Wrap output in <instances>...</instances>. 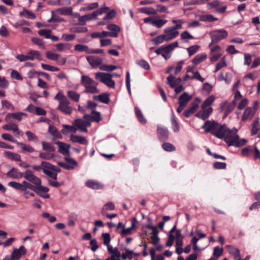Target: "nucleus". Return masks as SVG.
I'll return each instance as SVG.
<instances>
[{
  "mask_svg": "<svg viewBox=\"0 0 260 260\" xmlns=\"http://www.w3.org/2000/svg\"><path fill=\"white\" fill-rule=\"evenodd\" d=\"M238 130L236 128L230 129L228 128L225 137L224 141L229 146H235L236 147H241L244 145L247 141L245 139H240L237 134Z\"/></svg>",
  "mask_w": 260,
  "mask_h": 260,
  "instance_id": "1",
  "label": "nucleus"
},
{
  "mask_svg": "<svg viewBox=\"0 0 260 260\" xmlns=\"http://www.w3.org/2000/svg\"><path fill=\"white\" fill-rule=\"evenodd\" d=\"M215 98L213 95L208 98L203 103L201 106V110L196 115V116L203 120L206 119L212 112V108L209 106L214 102Z\"/></svg>",
  "mask_w": 260,
  "mask_h": 260,
  "instance_id": "2",
  "label": "nucleus"
},
{
  "mask_svg": "<svg viewBox=\"0 0 260 260\" xmlns=\"http://www.w3.org/2000/svg\"><path fill=\"white\" fill-rule=\"evenodd\" d=\"M81 83L84 87V91L89 93H98L100 92L97 88L98 83L87 75H82Z\"/></svg>",
  "mask_w": 260,
  "mask_h": 260,
  "instance_id": "3",
  "label": "nucleus"
},
{
  "mask_svg": "<svg viewBox=\"0 0 260 260\" xmlns=\"http://www.w3.org/2000/svg\"><path fill=\"white\" fill-rule=\"evenodd\" d=\"M114 75L104 72H96L95 74V78L109 87L114 88L115 87V82L112 78Z\"/></svg>",
  "mask_w": 260,
  "mask_h": 260,
  "instance_id": "4",
  "label": "nucleus"
},
{
  "mask_svg": "<svg viewBox=\"0 0 260 260\" xmlns=\"http://www.w3.org/2000/svg\"><path fill=\"white\" fill-rule=\"evenodd\" d=\"M16 58L20 61H24L26 60H33L35 58L39 60L42 59V57L39 51L36 50H30L26 55L18 54L17 55Z\"/></svg>",
  "mask_w": 260,
  "mask_h": 260,
  "instance_id": "5",
  "label": "nucleus"
},
{
  "mask_svg": "<svg viewBox=\"0 0 260 260\" xmlns=\"http://www.w3.org/2000/svg\"><path fill=\"white\" fill-rule=\"evenodd\" d=\"M191 98L192 96L188 94L187 92H184L179 97V106L177 108V111L178 113H181L182 111Z\"/></svg>",
  "mask_w": 260,
  "mask_h": 260,
  "instance_id": "6",
  "label": "nucleus"
},
{
  "mask_svg": "<svg viewBox=\"0 0 260 260\" xmlns=\"http://www.w3.org/2000/svg\"><path fill=\"white\" fill-rule=\"evenodd\" d=\"M210 35L212 39V43L217 42L226 38L228 36V32L224 29L215 30L211 31Z\"/></svg>",
  "mask_w": 260,
  "mask_h": 260,
  "instance_id": "7",
  "label": "nucleus"
},
{
  "mask_svg": "<svg viewBox=\"0 0 260 260\" xmlns=\"http://www.w3.org/2000/svg\"><path fill=\"white\" fill-rule=\"evenodd\" d=\"M8 185L16 189L20 190L24 192V193H28L27 189L30 187V183L23 181L22 183L15 181H11L8 183Z\"/></svg>",
  "mask_w": 260,
  "mask_h": 260,
  "instance_id": "8",
  "label": "nucleus"
},
{
  "mask_svg": "<svg viewBox=\"0 0 260 260\" xmlns=\"http://www.w3.org/2000/svg\"><path fill=\"white\" fill-rule=\"evenodd\" d=\"M27 181L33 184V185H36L37 184H39L41 179L35 176L32 172L29 170L25 171L23 173V176Z\"/></svg>",
  "mask_w": 260,
  "mask_h": 260,
  "instance_id": "9",
  "label": "nucleus"
},
{
  "mask_svg": "<svg viewBox=\"0 0 260 260\" xmlns=\"http://www.w3.org/2000/svg\"><path fill=\"white\" fill-rule=\"evenodd\" d=\"M200 102L201 100L199 98H196L188 109L184 112L183 114L186 117H189L191 115L193 114L198 109Z\"/></svg>",
  "mask_w": 260,
  "mask_h": 260,
  "instance_id": "10",
  "label": "nucleus"
},
{
  "mask_svg": "<svg viewBox=\"0 0 260 260\" xmlns=\"http://www.w3.org/2000/svg\"><path fill=\"white\" fill-rule=\"evenodd\" d=\"M70 104L67 99L61 101L59 103L57 109L66 114L70 115L72 112V108L70 106Z\"/></svg>",
  "mask_w": 260,
  "mask_h": 260,
  "instance_id": "11",
  "label": "nucleus"
},
{
  "mask_svg": "<svg viewBox=\"0 0 260 260\" xmlns=\"http://www.w3.org/2000/svg\"><path fill=\"white\" fill-rule=\"evenodd\" d=\"M228 129V128H227L225 125H220L218 124L213 135L218 138L224 139Z\"/></svg>",
  "mask_w": 260,
  "mask_h": 260,
  "instance_id": "12",
  "label": "nucleus"
},
{
  "mask_svg": "<svg viewBox=\"0 0 260 260\" xmlns=\"http://www.w3.org/2000/svg\"><path fill=\"white\" fill-rule=\"evenodd\" d=\"M86 58L89 64L93 68L99 67L103 63V59L98 56H87Z\"/></svg>",
  "mask_w": 260,
  "mask_h": 260,
  "instance_id": "13",
  "label": "nucleus"
},
{
  "mask_svg": "<svg viewBox=\"0 0 260 260\" xmlns=\"http://www.w3.org/2000/svg\"><path fill=\"white\" fill-rule=\"evenodd\" d=\"M22 116H27V114L23 112H16L8 113L5 117V120L10 122L11 121V118H13L18 121H20L22 120Z\"/></svg>",
  "mask_w": 260,
  "mask_h": 260,
  "instance_id": "14",
  "label": "nucleus"
},
{
  "mask_svg": "<svg viewBox=\"0 0 260 260\" xmlns=\"http://www.w3.org/2000/svg\"><path fill=\"white\" fill-rule=\"evenodd\" d=\"M56 145L58 147V151L64 155H69L70 145L61 142H57Z\"/></svg>",
  "mask_w": 260,
  "mask_h": 260,
  "instance_id": "15",
  "label": "nucleus"
},
{
  "mask_svg": "<svg viewBox=\"0 0 260 260\" xmlns=\"http://www.w3.org/2000/svg\"><path fill=\"white\" fill-rule=\"evenodd\" d=\"M166 41H169L177 37L179 35L177 31L173 30L170 27H167L164 30Z\"/></svg>",
  "mask_w": 260,
  "mask_h": 260,
  "instance_id": "16",
  "label": "nucleus"
},
{
  "mask_svg": "<svg viewBox=\"0 0 260 260\" xmlns=\"http://www.w3.org/2000/svg\"><path fill=\"white\" fill-rule=\"evenodd\" d=\"M26 253V249L24 246H21L18 249H14L12 253V256L14 260L20 258Z\"/></svg>",
  "mask_w": 260,
  "mask_h": 260,
  "instance_id": "17",
  "label": "nucleus"
},
{
  "mask_svg": "<svg viewBox=\"0 0 260 260\" xmlns=\"http://www.w3.org/2000/svg\"><path fill=\"white\" fill-rule=\"evenodd\" d=\"M30 187H29V189L35 191L38 194L42 193H47L49 191L48 188L41 185V181L40 182L39 184H37L36 185H33L30 183Z\"/></svg>",
  "mask_w": 260,
  "mask_h": 260,
  "instance_id": "18",
  "label": "nucleus"
},
{
  "mask_svg": "<svg viewBox=\"0 0 260 260\" xmlns=\"http://www.w3.org/2000/svg\"><path fill=\"white\" fill-rule=\"evenodd\" d=\"M218 124L215 121H207L202 127L206 132H211L213 134Z\"/></svg>",
  "mask_w": 260,
  "mask_h": 260,
  "instance_id": "19",
  "label": "nucleus"
},
{
  "mask_svg": "<svg viewBox=\"0 0 260 260\" xmlns=\"http://www.w3.org/2000/svg\"><path fill=\"white\" fill-rule=\"evenodd\" d=\"M254 110L250 107L246 108L243 113L242 120L245 121L247 120H251L254 116Z\"/></svg>",
  "mask_w": 260,
  "mask_h": 260,
  "instance_id": "20",
  "label": "nucleus"
},
{
  "mask_svg": "<svg viewBox=\"0 0 260 260\" xmlns=\"http://www.w3.org/2000/svg\"><path fill=\"white\" fill-rule=\"evenodd\" d=\"M226 247L228 249L229 253L234 258V260H242L240 255L239 249L231 245H226Z\"/></svg>",
  "mask_w": 260,
  "mask_h": 260,
  "instance_id": "21",
  "label": "nucleus"
},
{
  "mask_svg": "<svg viewBox=\"0 0 260 260\" xmlns=\"http://www.w3.org/2000/svg\"><path fill=\"white\" fill-rule=\"evenodd\" d=\"M73 123L76 126L77 131L79 130L81 132L85 133L87 132V128L85 127L84 120L83 119L80 118L76 119L74 121Z\"/></svg>",
  "mask_w": 260,
  "mask_h": 260,
  "instance_id": "22",
  "label": "nucleus"
},
{
  "mask_svg": "<svg viewBox=\"0 0 260 260\" xmlns=\"http://www.w3.org/2000/svg\"><path fill=\"white\" fill-rule=\"evenodd\" d=\"M221 110L224 112V117L231 113L234 109V105L230 104L227 102H224L221 106Z\"/></svg>",
  "mask_w": 260,
  "mask_h": 260,
  "instance_id": "23",
  "label": "nucleus"
},
{
  "mask_svg": "<svg viewBox=\"0 0 260 260\" xmlns=\"http://www.w3.org/2000/svg\"><path fill=\"white\" fill-rule=\"evenodd\" d=\"M167 83L172 87L174 88L175 87L180 85L181 82V79L180 78H178L176 79H175L174 76H173L172 75H169L167 78Z\"/></svg>",
  "mask_w": 260,
  "mask_h": 260,
  "instance_id": "24",
  "label": "nucleus"
},
{
  "mask_svg": "<svg viewBox=\"0 0 260 260\" xmlns=\"http://www.w3.org/2000/svg\"><path fill=\"white\" fill-rule=\"evenodd\" d=\"M7 176L14 179L21 178L23 176V173H21L18 169L13 168L7 173Z\"/></svg>",
  "mask_w": 260,
  "mask_h": 260,
  "instance_id": "25",
  "label": "nucleus"
},
{
  "mask_svg": "<svg viewBox=\"0 0 260 260\" xmlns=\"http://www.w3.org/2000/svg\"><path fill=\"white\" fill-rule=\"evenodd\" d=\"M17 144L21 148V151L22 153H32L35 151V149L31 146L25 144L21 142H17Z\"/></svg>",
  "mask_w": 260,
  "mask_h": 260,
  "instance_id": "26",
  "label": "nucleus"
},
{
  "mask_svg": "<svg viewBox=\"0 0 260 260\" xmlns=\"http://www.w3.org/2000/svg\"><path fill=\"white\" fill-rule=\"evenodd\" d=\"M157 135L160 140L162 141H165L168 138L169 132L167 128L158 127Z\"/></svg>",
  "mask_w": 260,
  "mask_h": 260,
  "instance_id": "27",
  "label": "nucleus"
},
{
  "mask_svg": "<svg viewBox=\"0 0 260 260\" xmlns=\"http://www.w3.org/2000/svg\"><path fill=\"white\" fill-rule=\"evenodd\" d=\"M70 140L73 143H77L80 144H87V140L83 136L72 135L70 137Z\"/></svg>",
  "mask_w": 260,
  "mask_h": 260,
  "instance_id": "28",
  "label": "nucleus"
},
{
  "mask_svg": "<svg viewBox=\"0 0 260 260\" xmlns=\"http://www.w3.org/2000/svg\"><path fill=\"white\" fill-rule=\"evenodd\" d=\"M108 250L111 254V256L109 257L111 260H115V258H119L121 256L120 252L116 247L113 248L111 246H109L108 247Z\"/></svg>",
  "mask_w": 260,
  "mask_h": 260,
  "instance_id": "29",
  "label": "nucleus"
},
{
  "mask_svg": "<svg viewBox=\"0 0 260 260\" xmlns=\"http://www.w3.org/2000/svg\"><path fill=\"white\" fill-rule=\"evenodd\" d=\"M86 185L93 189H99L103 188V186L100 183L93 181V180H87L86 182Z\"/></svg>",
  "mask_w": 260,
  "mask_h": 260,
  "instance_id": "30",
  "label": "nucleus"
},
{
  "mask_svg": "<svg viewBox=\"0 0 260 260\" xmlns=\"http://www.w3.org/2000/svg\"><path fill=\"white\" fill-rule=\"evenodd\" d=\"M3 128L6 131H12L14 133H16L17 135L20 134L18 125L15 123L7 124L3 126Z\"/></svg>",
  "mask_w": 260,
  "mask_h": 260,
  "instance_id": "31",
  "label": "nucleus"
},
{
  "mask_svg": "<svg viewBox=\"0 0 260 260\" xmlns=\"http://www.w3.org/2000/svg\"><path fill=\"white\" fill-rule=\"evenodd\" d=\"M137 223V219L135 218L133 219L132 222V225L130 228L125 229L124 228L121 232V235L122 236H125L126 235L130 234L132 233V231L136 228V224Z\"/></svg>",
  "mask_w": 260,
  "mask_h": 260,
  "instance_id": "32",
  "label": "nucleus"
},
{
  "mask_svg": "<svg viewBox=\"0 0 260 260\" xmlns=\"http://www.w3.org/2000/svg\"><path fill=\"white\" fill-rule=\"evenodd\" d=\"M94 99L99 100L104 104H108L110 101L109 94L107 93H104L97 96H94Z\"/></svg>",
  "mask_w": 260,
  "mask_h": 260,
  "instance_id": "33",
  "label": "nucleus"
},
{
  "mask_svg": "<svg viewBox=\"0 0 260 260\" xmlns=\"http://www.w3.org/2000/svg\"><path fill=\"white\" fill-rule=\"evenodd\" d=\"M74 49L78 52H85L87 54H90L91 49L87 45L77 44L74 46Z\"/></svg>",
  "mask_w": 260,
  "mask_h": 260,
  "instance_id": "34",
  "label": "nucleus"
},
{
  "mask_svg": "<svg viewBox=\"0 0 260 260\" xmlns=\"http://www.w3.org/2000/svg\"><path fill=\"white\" fill-rule=\"evenodd\" d=\"M48 132L53 136L56 138L61 139L62 135L58 129L52 125L49 126Z\"/></svg>",
  "mask_w": 260,
  "mask_h": 260,
  "instance_id": "35",
  "label": "nucleus"
},
{
  "mask_svg": "<svg viewBox=\"0 0 260 260\" xmlns=\"http://www.w3.org/2000/svg\"><path fill=\"white\" fill-rule=\"evenodd\" d=\"M4 154L6 156L11 159L16 161H21V156L19 154L6 151L4 152Z\"/></svg>",
  "mask_w": 260,
  "mask_h": 260,
  "instance_id": "36",
  "label": "nucleus"
},
{
  "mask_svg": "<svg viewBox=\"0 0 260 260\" xmlns=\"http://www.w3.org/2000/svg\"><path fill=\"white\" fill-rule=\"evenodd\" d=\"M62 126L63 129L61 130V132L65 135H67L68 132L75 133L77 131V128L73 123L72 125L64 124Z\"/></svg>",
  "mask_w": 260,
  "mask_h": 260,
  "instance_id": "37",
  "label": "nucleus"
},
{
  "mask_svg": "<svg viewBox=\"0 0 260 260\" xmlns=\"http://www.w3.org/2000/svg\"><path fill=\"white\" fill-rule=\"evenodd\" d=\"M115 209V206L111 202L107 203L102 208L101 213L102 215H105L107 211H112Z\"/></svg>",
  "mask_w": 260,
  "mask_h": 260,
  "instance_id": "38",
  "label": "nucleus"
},
{
  "mask_svg": "<svg viewBox=\"0 0 260 260\" xmlns=\"http://www.w3.org/2000/svg\"><path fill=\"white\" fill-rule=\"evenodd\" d=\"M55 155L52 152H40L39 153V157L42 159L46 160H50L54 157Z\"/></svg>",
  "mask_w": 260,
  "mask_h": 260,
  "instance_id": "39",
  "label": "nucleus"
},
{
  "mask_svg": "<svg viewBox=\"0 0 260 260\" xmlns=\"http://www.w3.org/2000/svg\"><path fill=\"white\" fill-rule=\"evenodd\" d=\"M176 228V225H174L173 228L170 230L169 232V235L168 237V240L167 242L166 243V246H171L174 242V232H175Z\"/></svg>",
  "mask_w": 260,
  "mask_h": 260,
  "instance_id": "40",
  "label": "nucleus"
},
{
  "mask_svg": "<svg viewBox=\"0 0 260 260\" xmlns=\"http://www.w3.org/2000/svg\"><path fill=\"white\" fill-rule=\"evenodd\" d=\"M68 96L73 101L78 102L79 101L80 95L77 92L69 90L67 92Z\"/></svg>",
  "mask_w": 260,
  "mask_h": 260,
  "instance_id": "41",
  "label": "nucleus"
},
{
  "mask_svg": "<svg viewBox=\"0 0 260 260\" xmlns=\"http://www.w3.org/2000/svg\"><path fill=\"white\" fill-rule=\"evenodd\" d=\"M42 144L43 150L45 151L53 152L55 150V147L50 143L45 141H43L42 142Z\"/></svg>",
  "mask_w": 260,
  "mask_h": 260,
  "instance_id": "42",
  "label": "nucleus"
},
{
  "mask_svg": "<svg viewBox=\"0 0 260 260\" xmlns=\"http://www.w3.org/2000/svg\"><path fill=\"white\" fill-rule=\"evenodd\" d=\"M207 58V55L205 53L198 54L196 55L192 60V62L194 64H198Z\"/></svg>",
  "mask_w": 260,
  "mask_h": 260,
  "instance_id": "43",
  "label": "nucleus"
},
{
  "mask_svg": "<svg viewBox=\"0 0 260 260\" xmlns=\"http://www.w3.org/2000/svg\"><path fill=\"white\" fill-rule=\"evenodd\" d=\"M19 15L20 16H23L26 18L35 19L36 18V15L34 13L26 9H24L23 11L20 12L19 13Z\"/></svg>",
  "mask_w": 260,
  "mask_h": 260,
  "instance_id": "44",
  "label": "nucleus"
},
{
  "mask_svg": "<svg viewBox=\"0 0 260 260\" xmlns=\"http://www.w3.org/2000/svg\"><path fill=\"white\" fill-rule=\"evenodd\" d=\"M55 47L58 51H62L69 49L71 45L68 43H58L55 44Z\"/></svg>",
  "mask_w": 260,
  "mask_h": 260,
  "instance_id": "45",
  "label": "nucleus"
},
{
  "mask_svg": "<svg viewBox=\"0 0 260 260\" xmlns=\"http://www.w3.org/2000/svg\"><path fill=\"white\" fill-rule=\"evenodd\" d=\"M107 28L111 31L110 33L115 34H116V37L118 36V33L120 31V27L114 24H109L107 26Z\"/></svg>",
  "mask_w": 260,
  "mask_h": 260,
  "instance_id": "46",
  "label": "nucleus"
},
{
  "mask_svg": "<svg viewBox=\"0 0 260 260\" xmlns=\"http://www.w3.org/2000/svg\"><path fill=\"white\" fill-rule=\"evenodd\" d=\"M56 12L61 15H71L73 11L71 8H61L58 9L56 10Z\"/></svg>",
  "mask_w": 260,
  "mask_h": 260,
  "instance_id": "47",
  "label": "nucleus"
},
{
  "mask_svg": "<svg viewBox=\"0 0 260 260\" xmlns=\"http://www.w3.org/2000/svg\"><path fill=\"white\" fill-rule=\"evenodd\" d=\"M227 63L226 62V58L225 56H223L220 61L217 63L215 68V70L214 71V73H216L219 70L226 67Z\"/></svg>",
  "mask_w": 260,
  "mask_h": 260,
  "instance_id": "48",
  "label": "nucleus"
},
{
  "mask_svg": "<svg viewBox=\"0 0 260 260\" xmlns=\"http://www.w3.org/2000/svg\"><path fill=\"white\" fill-rule=\"evenodd\" d=\"M260 129V124L258 119L255 120L252 124L251 128V135H255L257 134L258 130Z\"/></svg>",
  "mask_w": 260,
  "mask_h": 260,
  "instance_id": "49",
  "label": "nucleus"
},
{
  "mask_svg": "<svg viewBox=\"0 0 260 260\" xmlns=\"http://www.w3.org/2000/svg\"><path fill=\"white\" fill-rule=\"evenodd\" d=\"M135 113L139 121L142 123H145L146 122V118L143 116L140 110L138 108H135Z\"/></svg>",
  "mask_w": 260,
  "mask_h": 260,
  "instance_id": "50",
  "label": "nucleus"
},
{
  "mask_svg": "<svg viewBox=\"0 0 260 260\" xmlns=\"http://www.w3.org/2000/svg\"><path fill=\"white\" fill-rule=\"evenodd\" d=\"M91 121L99 122L101 120V117L100 112L92 111H91Z\"/></svg>",
  "mask_w": 260,
  "mask_h": 260,
  "instance_id": "51",
  "label": "nucleus"
},
{
  "mask_svg": "<svg viewBox=\"0 0 260 260\" xmlns=\"http://www.w3.org/2000/svg\"><path fill=\"white\" fill-rule=\"evenodd\" d=\"M41 168L44 173L45 171L52 170L53 165L49 162L45 161H42L41 163Z\"/></svg>",
  "mask_w": 260,
  "mask_h": 260,
  "instance_id": "52",
  "label": "nucleus"
},
{
  "mask_svg": "<svg viewBox=\"0 0 260 260\" xmlns=\"http://www.w3.org/2000/svg\"><path fill=\"white\" fill-rule=\"evenodd\" d=\"M41 67L44 70L51 72H57L59 70L58 68L45 63H41Z\"/></svg>",
  "mask_w": 260,
  "mask_h": 260,
  "instance_id": "53",
  "label": "nucleus"
},
{
  "mask_svg": "<svg viewBox=\"0 0 260 260\" xmlns=\"http://www.w3.org/2000/svg\"><path fill=\"white\" fill-rule=\"evenodd\" d=\"M46 57L52 60L56 61L59 57V54L52 53L51 51H47L46 53Z\"/></svg>",
  "mask_w": 260,
  "mask_h": 260,
  "instance_id": "54",
  "label": "nucleus"
},
{
  "mask_svg": "<svg viewBox=\"0 0 260 260\" xmlns=\"http://www.w3.org/2000/svg\"><path fill=\"white\" fill-rule=\"evenodd\" d=\"M223 253V248L216 246L214 248L213 256L215 258H218Z\"/></svg>",
  "mask_w": 260,
  "mask_h": 260,
  "instance_id": "55",
  "label": "nucleus"
},
{
  "mask_svg": "<svg viewBox=\"0 0 260 260\" xmlns=\"http://www.w3.org/2000/svg\"><path fill=\"white\" fill-rule=\"evenodd\" d=\"M167 22V20L165 19H156L152 22V24L157 28H160Z\"/></svg>",
  "mask_w": 260,
  "mask_h": 260,
  "instance_id": "56",
  "label": "nucleus"
},
{
  "mask_svg": "<svg viewBox=\"0 0 260 260\" xmlns=\"http://www.w3.org/2000/svg\"><path fill=\"white\" fill-rule=\"evenodd\" d=\"M52 31L49 29H40L38 31L39 35L44 36L45 38L49 39L51 37Z\"/></svg>",
  "mask_w": 260,
  "mask_h": 260,
  "instance_id": "57",
  "label": "nucleus"
},
{
  "mask_svg": "<svg viewBox=\"0 0 260 260\" xmlns=\"http://www.w3.org/2000/svg\"><path fill=\"white\" fill-rule=\"evenodd\" d=\"M201 20L203 21L212 22L216 21L217 18L214 17L212 15H205L201 17Z\"/></svg>",
  "mask_w": 260,
  "mask_h": 260,
  "instance_id": "58",
  "label": "nucleus"
},
{
  "mask_svg": "<svg viewBox=\"0 0 260 260\" xmlns=\"http://www.w3.org/2000/svg\"><path fill=\"white\" fill-rule=\"evenodd\" d=\"M102 237H103V240H104V241H103L104 244L106 245L108 248V246H110L109 245V243L111 241L110 234L109 233H103L102 235Z\"/></svg>",
  "mask_w": 260,
  "mask_h": 260,
  "instance_id": "59",
  "label": "nucleus"
},
{
  "mask_svg": "<svg viewBox=\"0 0 260 260\" xmlns=\"http://www.w3.org/2000/svg\"><path fill=\"white\" fill-rule=\"evenodd\" d=\"M117 68L118 67L117 66L113 65H103L100 67V69L101 70L108 72L112 71Z\"/></svg>",
  "mask_w": 260,
  "mask_h": 260,
  "instance_id": "60",
  "label": "nucleus"
},
{
  "mask_svg": "<svg viewBox=\"0 0 260 260\" xmlns=\"http://www.w3.org/2000/svg\"><path fill=\"white\" fill-rule=\"evenodd\" d=\"M25 135L27 137V139L29 141L38 142V139L37 137L32 132L30 131H27L25 132Z\"/></svg>",
  "mask_w": 260,
  "mask_h": 260,
  "instance_id": "61",
  "label": "nucleus"
},
{
  "mask_svg": "<svg viewBox=\"0 0 260 260\" xmlns=\"http://www.w3.org/2000/svg\"><path fill=\"white\" fill-rule=\"evenodd\" d=\"M178 46V43L177 42H174L173 43H172L166 47H164V49L166 51L168 52H171L173 49L176 47H177Z\"/></svg>",
  "mask_w": 260,
  "mask_h": 260,
  "instance_id": "62",
  "label": "nucleus"
},
{
  "mask_svg": "<svg viewBox=\"0 0 260 260\" xmlns=\"http://www.w3.org/2000/svg\"><path fill=\"white\" fill-rule=\"evenodd\" d=\"M166 41V38L164 35H160L152 40V42L155 44H159Z\"/></svg>",
  "mask_w": 260,
  "mask_h": 260,
  "instance_id": "63",
  "label": "nucleus"
},
{
  "mask_svg": "<svg viewBox=\"0 0 260 260\" xmlns=\"http://www.w3.org/2000/svg\"><path fill=\"white\" fill-rule=\"evenodd\" d=\"M162 147L163 149L167 151H172L175 149V147L172 144L169 143L162 144Z\"/></svg>",
  "mask_w": 260,
  "mask_h": 260,
  "instance_id": "64",
  "label": "nucleus"
}]
</instances>
